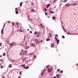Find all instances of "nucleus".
Instances as JSON below:
<instances>
[{
  "mask_svg": "<svg viewBox=\"0 0 78 78\" xmlns=\"http://www.w3.org/2000/svg\"><path fill=\"white\" fill-rule=\"evenodd\" d=\"M34 54L32 52L30 54V55H33Z\"/></svg>",
  "mask_w": 78,
  "mask_h": 78,
  "instance_id": "27",
  "label": "nucleus"
},
{
  "mask_svg": "<svg viewBox=\"0 0 78 78\" xmlns=\"http://www.w3.org/2000/svg\"><path fill=\"white\" fill-rule=\"evenodd\" d=\"M50 13H51V14H53L54 13V12L53 11H50Z\"/></svg>",
  "mask_w": 78,
  "mask_h": 78,
  "instance_id": "22",
  "label": "nucleus"
},
{
  "mask_svg": "<svg viewBox=\"0 0 78 78\" xmlns=\"http://www.w3.org/2000/svg\"><path fill=\"white\" fill-rule=\"evenodd\" d=\"M75 5H76V4H74L73 5V6H75Z\"/></svg>",
  "mask_w": 78,
  "mask_h": 78,
  "instance_id": "38",
  "label": "nucleus"
},
{
  "mask_svg": "<svg viewBox=\"0 0 78 78\" xmlns=\"http://www.w3.org/2000/svg\"><path fill=\"white\" fill-rule=\"evenodd\" d=\"M30 33H32V31H30Z\"/></svg>",
  "mask_w": 78,
  "mask_h": 78,
  "instance_id": "55",
  "label": "nucleus"
},
{
  "mask_svg": "<svg viewBox=\"0 0 78 78\" xmlns=\"http://www.w3.org/2000/svg\"><path fill=\"white\" fill-rule=\"evenodd\" d=\"M28 18L30 20H33V17L30 16H28Z\"/></svg>",
  "mask_w": 78,
  "mask_h": 78,
  "instance_id": "4",
  "label": "nucleus"
},
{
  "mask_svg": "<svg viewBox=\"0 0 78 78\" xmlns=\"http://www.w3.org/2000/svg\"><path fill=\"white\" fill-rule=\"evenodd\" d=\"M45 15H48L47 12H46L45 13Z\"/></svg>",
  "mask_w": 78,
  "mask_h": 78,
  "instance_id": "46",
  "label": "nucleus"
},
{
  "mask_svg": "<svg viewBox=\"0 0 78 78\" xmlns=\"http://www.w3.org/2000/svg\"><path fill=\"white\" fill-rule=\"evenodd\" d=\"M15 10H17V8L15 9Z\"/></svg>",
  "mask_w": 78,
  "mask_h": 78,
  "instance_id": "64",
  "label": "nucleus"
},
{
  "mask_svg": "<svg viewBox=\"0 0 78 78\" xmlns=\"http://www.w3.org/2000/svg\"><path fill=\"white\" fill-rule=\"evenodd\" d=\"M50 6V4H48L47 6H46V8H48V7Z\"/></svg>",
  "mask_w": 78,
  "mask_h": 78,
  "instance_id": "11",
  "label": "nucleus"
},
{
  "mask_svg": "<svg viewBox=\"0 0 78 78\" xmlns=\"http://www.w3.org/2000/svg\"><path fill=\"white\" fill-rule=\"evenodd\" d=\"M2 45V43H0V46H1Z\"/></svg>",
  "mask_w": 78,
  "mask_h": 78,
  "instance_id": "47",
  "label": "nucleus"
},
{
  "mask_svg": "<svg viewBox=\"0 0 78 78\" xmlns=\"http://www.w3.org/2000/svg\"><path fill=\"white\" fill-rule=\"evenodd\" d=\"M69 5V3H68V4H66V6H67V5Z\"/></svg>",
  "mask_w": 78,
  "mask_h": 78,
  "instance_id": "51",
  "label": "nucleus"
},
{
  "mask_svg": "<svg viewBox=\"0 0 78 78\" xmlns=\"http://www.w3.org/2000/svg\"><path fill=\"white\" fill-rule=\"evenodd\" d=\"M60 73H63V71L62 70L60 71Z\"/></svg>",
  "mask_w": 78,
  "mask_h": 78,
  "instance_id": "26",
  "label": "nucleus"
},
{
  "mask_svg": "<svg viewBox=\"0 0 78 78\" xmlns=\"http://www.w3.org/2000/svg\"><path fill=\"white\" fill-rule=\"evenodd\" d=\"M31 11H32V12H34L35 11V10H34V9H30Z\"/></svg>",
  "mask_w": 78,
  "mask_h": 78,
  "instance_id": "9",
  "label": "nucleus"
},
{
  "mask_svg": "<svg viewBox=\"0 0 78 78\" xmlns=\"http://www.w3.org/2000/svg\"><path fill=\"white\" fill-rule=\"evenodd\" d=\"M30 45L31 46H33V47H34V46H35V45H34L33 44H31Z\"/></svg>",
  "mask_w": 78,
  "mask_h": 78,
  "instance_id": "20",
  "label": "nucleus"
},
{
  "mask_svg": "<svg viewBox=\"0 0 78 78\" xmlns=\"http://www.w3.org/2000/svg\"><path fill=\"white\" fill-rule=\"evenodd\" d=\"M21 51H22V52H23V50H21Z\"/></svg>",
  "mask_w": 78,
  "mask_h": 78,
  "instance_id": "57",
  "label": "nucleus"
},
{
  "mask_svg": "<svg viewBox=\"0 0 78 78\" xmlns=\"http://www.w3.org/2000/svg\"><path fill=\"white\" fill-rule=\"evenodd\" d=\"M40 25H41V27L42 28H43V26H42V25L41 24H40Z\"/></svg>",
  "mask_w": 78,
  "mask_h": 78,
  "instance_id": "30",
  "label": "nucleus"
},
{
  "mask_svg": "<svg viewBox=\"0 0 78 78\" xmlns=\"http://www.w3.org/2000/svg\"><path fill=\"white\" fill-rule=\"evenodd\" d=\"M8 23H10V21H8Z\"/></svg>",
  "mask_w": 78,
  "mask_h": 78,
  "instance_id": "59",
  "label": "nucleus"
},
{
  "mask_svg": "<svg viewBox=\"0 0 78 78\" xmlns=\"http://www.w3.org/2000/svg\"><path fill=\"white\" fill-rule=\"evenodd\" d=\"M7 44H9V41H7Z\"/></svg>",
  "mask_w": 78,
  "mask_h": 78,
  "instance_id": "53",
  "label": "nucleus"
},
{
  "mask_svg": "<svg viewBox=\"0 0 78 78\" xmlns=\"http://www.w3.org/2000/svg\"><path fill=\"white\" fill-rule=\"evenodd\" d=\"M67 34H69V35H70L71 34L70 33H67Z\"/></svg>",
  "mask_w": 78,
  "mask_h": 78,
  "instance_id": "35",
  "label": "nucleus"
},
{
  "mask_svg": "<svg viewBox=\"0 0 78 78\" xmlns=\"http://www.w3.org/2000/svg\"><path fill=\"white\" fill-rule=\"evenodd\" d=\"M25 45H27V41H26V43H25Z\"/></svg>",
  "mask_w": 78,
  "mask_h": 78,
  "instance_id": "37",
  "label": "nucleus"
},
{
  "mask_svg": "<svg viewBox=\"0 0 78 78\" xmlns=\"http://www.w3.org/2000/svg\"><path fill=\"white\" fill-rule=\"evenodd\" d=\"M71 4H69V5L68 6H71Z\"/></svg>",
  "mask_w": 78,
  "mask_h": 78,
  "instance_id": "63",
  "label": "nucleus"
},
{
  "mask_svg": "<svg viewBox=\"0 0 78 78\" xmlns=\"http://www.w3.org/2000/svg\"><path fill=\"white\" fill-rule=\"evenodd\" d=\"M34 58H33V60H34V58H36V55H34Z\"/></svg>",
  "mask_w": 78,
  "mask_h": 78,
  "instance_id": "19",
  "label": "nucleus"
},
{
  "mask_svg": "<svg viewBox=\"0 0 78 78\" xmlns=\"http://www.w3.org/2000/svg\"><path fill=\"white\" fill-rule=\"evenodd\" d=\"M16 25H19V23H16Z\"/></svg>",
  "mask_w": 78,
  "mask_h": 78,
  "instance_id": "58",
  "label": "nucleus"
},
{
  "mask_svg": "<svg viewBox=\"0 0 78 78\" xmlns=\"http://www.w3.org/2000/svg\"><path fill=\"white\" fill-rule=\"evenodd\" d=\"M49 65H47L46 66V68H48L49 67Z\"/></svg>",
  "mask_w": 78,
  "mask_h": 78,
  "instance_id": "33",
  "label": "nucleus"
},
{
  "mask_svg": "<svg viewBox=\"0 0 78 78\" xmlns=\"http://www.w3.org/2000/svg\"><path fill=\"white\" fill-rule=\"evenodd\" d=\"M0 61H1V62H3V59H1L0 60Z\"/></svg>",
  "mask_w": 78,
  "mask_h": 78,
  "instance_id": "40",
  "label": "nucleus"
},
{
  "mask_svg": "<svg viewBox=\"0 0 78 78\" xmlns=\"http://www.w3.org/2000/svg\"><path fill=\"white\" fill-rule=\"evenodd\" d=\"M49 36H51V34L50 33H49Z\"/></svg>",
  "mask_w": 78,
  "mask_h": 78,
  "instance_id": "43",
  "label": "nucleus"
},
{
  "mask_svg": "<svg viewBox=\"0 0 78 78\" xmlns=\"http://www.w3.org/2000/svg\"><path fill=\"white\" fill-rule=\"evenodd\" d=\"M5 26V23L4 24V25L3 26V28H4Z\"/></svg>",
  "mask_w": 78,
  "mask_h": 78,
  "instance_id": "54",
  "label": "nucleus"
},
{
  "mask_svg": "<svg viewBox=\"0 0 78 78\" xmlns=\"http://www.w3.org/2000/svg\"><path fill=\"white\" fill-rule=\"evenodd\" d=\"M16 28H17V27H18L19 26H18V25L16 24Z\"/></svg>",
  "mask_w": 78,
  "mask_h": 78,
  "instance_id": "36",
  "label": "nucleus"
},
{
  "mask_svg": "<svg viewBox=\"0 0 78 78\" xmlns=\"http://www.w3.org/2000/svg\"><path fill=\"white\" fill-rule=\"evenodd\" d=\"M5 53L4 52L3 54V56H5Z\"/></svg>",
  "mask_w": 78,
  "mask_h": 78,
  "instance_id": "29",
  "label": "nucleus"
},
{
  "mask_svg": "<svg viewBox=\"0 0 78 78\" xmlns=\"http://www.w3.org/2000/svg\"><path fill=\"white\" fill-rule=\"evenodd\" d=\"M29 48V47H28L27 46H26L25 47V49H28V48Z\"/></svg>",
  "mask_w": 78,
  "mask_h": 78,
  "instance_id": "13",
  "label": "nucleus"
},
{
  "mask_svg": "<svg viewBox=\"0 0 78 78\" xmlns=\"http://www.w3.org/2000/svg\"><path fill=\"white\" fill-rule=\"evenodd\" d=\"M35 41L36 42L37 44H40V40H39L35 39Z\"/></svg>",
  "mask_w": 78,
  "mask_h": 78,
  "instance_id": "1",
  "label": "nucleus"
},
{
  "mask_svg": "<svg viewBox=\"0 0 78 78\" xmlns=\"http://www.w3.org/2000/svg\"><path fill=\"white\" fill-rule=\"evenodd\" d=\"M56 76L57 78H59V74H57Z\"/></svg>",
  "mask_w": 78,
  "mask_h": 78,
  "instance_id": "18",
  "label": "nucleus"
},
{
  "mask_svg": "<svg viewBox=\"0 0 78 78\" xmlns=\"http://www.w3.org/2000/svg\"><path fill=\"white\" fill-rule=\"evenodd\" d=\"M24 69H28V68H29V66H27V67H25L24 68Z\"/></svg>",
  "mask_w": 78,
  "mask_h": 78,
  "instance_id": "12",
  "label": "nucleus"
},
{
  "mask_svg": "<svg viewBox=\"0 0 78 78\" xmlns=\"http://www.w3.org/2000/svg\"><path fill=\"white\" fill-rule=\"evenodd\" d=\"M9 67L10 68H11V67H12V65H11V64L9 65Z\"/></svg>",
  "mask_w": 78,
  "mask_h": 78,
  "instance_id": "14",
  "label": "nucleus"
},
{
  "mask_svg": "<svg viewBox=\"0 0 78 78\" xmlns=\"http://www.w3.org/2000/svg\"><path fill=\"white\" fill-rule=\"evenodd\" d=\"M21 30L20 29H18V31H19L20 32V31H21Z\"/></svg>",
  "mask_w": 78,
  "mask_h": 78,
  "instance_id": "42",
  "label": "nucleus"
},
{
  "mask_svg": "<svg viewBox=\"0 0 78 78\" xmlns=\"http://www.w3.org/2000/svg\"><path fill=\"white\" fill-rule=\"evenodd\" d=\"M44 10L45 11H47V9H46V8L45 7L44 8Z\"/></svg>",
  "mask_w": 78,
  "mask_h": 78,
  "instance_id": "32",
  "label": "nucleus"
},
{
  "mask_svg": "<svg viewBox=\"0 0 78 78\" xmlns=\"http://www.w3.org/2000/svg\"><path fill=\"white\" fill-rule=\"evenodd\" d=\"M48 73L51 72V69H50V68H48Z\"/></svg>",
  "mask_w": 78,
  "mask_h": 78,
  "instance_id": "7",
  "label": "nucleus"
},
{
  "mask_svg": "<svg viewBox=\"0 0 78 78\" xmlns=\"http://www.w3.org/2000/svg\"><path fill=\"white\" fill-rule=\"evenodd\" d=\"M15 61L14 60L12 61V62H15Z\"/></svg>",
  "mask_w": 78,
  "mask_h": 78,
  "instance_id": "48",
  "label": "nucleus"
},
{
  "mask_svg": "<svg viewBox=\"0 0 78 78\" xmlns=\"http://www.w3.org/2000/svg\"><path fill=\"white\" fill-rule=\"evenodd\" d=\"M20 6L21 7H22V2H20Z\"/></svg>",
  "mask_w": 78,
  "mask_h": 78,
  "instance_id": "17",
  "label": "nucleus"
},
{
  "mask_svg": "<svg viewBox=\"0 0 78 78\" xmlns=\"http://www.w3.org/2000/svg\"><path fill=\"white\" fill-rule=\"evenodd\" d=\"M57 72H59L60 71V69H57Z\"/></svg>",
  "mask_w": 78,
  "mask_h": 78,
  "instance_id": "34",
  "label": "nucleus"
},
{
  "mask_svg": "<svg viewBox=\"0 0 78 78\" xmlns=\"http://www.w3.org/2000/svg\"><path fill=\"white\" fill-rule=\"evenodd\" d=\"M3 29H2L1 30V33L2 34H3Z\"/></svg>",
  "mask_w": 78,
  "mask_h": 78,
  "instance_id": "24",
  "label": "nucleus"
},
{
  "mask_svg": "<svg viewBox=\"0 0 78 78\" xmlns=\"http://www.w3.org/2000/svg\"><path fill=\"white\" fill-rule=\"evenodd\" d=\"M46 41H50V39L48 38L46 39Z\"/></svg>",
  "mask_w": 78,
  "mask_h": 78,
  "instance_id": "16",
  "label": "nucleus"
},
{
  "mask_svg": "<svg viewBox=\"0 0 78 78\" xmlns=\"http://www.w3.org/2000/svg\"><path fill=\"white\" fill-rule=\"evenodd\" d=\"M55 39L56 40V41H57V44H58L59 43V40H58V39L56 37H55Z\"/></svg>",
  "mask_w": 78,
  "mask_h": 78,
  "instance_id": "2",
  "label": "nucleus"
},
{
  "mask_svg": "<svg viewBox=\"0 0 78 78\" xmlns=\"http://www.w3.org/2000/svg\"><path fill=\"white\" fill-rule=\"evenodd\" d=\"M68 0H65L64 1V2H67Z\"/></svg>",
  "mask_w": 78,
  "mask_h": 78,
  "instance_id": "44",
  "label": "nucleus"
},
{
  "mask_svg": "<svg viewBox=\"0 0 78 78\" xmlns=\"http://www.w3.org/2000/svg\"><path fill=\"white\" fill-rule=\"evenodd\" d=\"M62 38H65V37H64V36H62Z\"/></svg>",
  "mask_w": 78,
  "mask_h": 78,
  "instance_id": "41",
  "label": "nucleus"
},
{
  "mask_svg": "<svg viewBox=\"0 0 78 78\" xmlns=\"http://www.w3.org/2000/svg\"><path fill=\"white\" fill-rule=\"evenodd\" d=\"M16 14H18L19 13V12H18V11H16Z\"/></svg>",
  "mask_w": 78,
  "mask_h": 78,
  "instance_id": "23",
  "label": "nucleus"
},
{
  "mask_svg": "<svg viewBox=\"0 0 78 78\" xmlns=\"http://www.w3.org/2000/svg\"><path fill=\"white\" fill-rule=\"evenodd\" d=\"M45 69H43V71L41 73V76H43L44 75V73L45 72Z\"/></svg>",
  "mask_w": 78,
  "mask_h": 78,
  "instance_id": "3",
  "label": "nucleus"
},
{
  "mask_svg": "<svg viewBox=\"0 0 78 78\" xmlns=\"http://www.w3.org/2000/svg\"><path fill=\"white\" fill-rule=\"evenodd\" d=\"M22 66L24 68V67H25V65H22Z\"/></svg>",
  "mask_w": 78,
  "mask_h": 78,
  "instance_id": "25",
  "label": "nucleus"
},
{
  "mask_svg": "<svg viewBox=\"0 0 78 78\" xmlns=\"http://www.w3.org/2000/svg\"><path fill=\"white\" fill-rule=\"evenodd\" d=\"M52 19L53 20H55V19H56V17L55 16H53L52 17Z\"/></svg>",
  "mask_w": 78,
  "mask_h": 78,
  "instance_id": "15",
  "label": "nucleus"
},
{
  "mask_svg": "<svg viewBox=\"0 0 78 78\" xmlns=\"http://www.w3.org/2000/svg\"><path fill=\"white\" fill-rule=\"evenodd\" d=\"M27 51H25L23 53L24 55H26L27 54Z\"/></svg>",
  "mask_w": 78,
  "mask_h": 78,
  "instance_id": "21",
  "label": "nucleus"
},
{
  "mask_svg": "<svg viewBox=\"0 0 78 78\" xmlns=\"http://www.w3.org/2000/svg\"><path fill=\"white\" fill-rule=\"evenodd\" d=\"M40 34H41V33L39 32L38 33V34L36 36L38 38H39V36H40Z\"/></svg>",
  "mask_w": 78,
  "mask_h": 78,
  "instance_id": "6",
  "label": "nucleus"
},
{
  "mask_svg": "<svg viewBox=\"0 0 78 78\" xmlns=\"http://www.w3.org/2000/svg\"><path fill=\"white\" fill-rule=\"evenodd\" d=\"M25 59H27V58H23L22 59V61L23 62V61H24L25 60Z\"/></svg>",
  "mask_w": 78,
  "mask_h": 78,
  "instance_id": "8",
  "label": "nucleus"
},
{
  "mask_svg": "<svg viewBox=\"0 0 78 78\" xmlns=\"http://www.w3.org/2000/svg\"><path fill=\"white\" fill-rule=\"evenodd\" d=\"M31 5H33V3H32Z\"/></svg>",
  "mask_w": 78,
  "mask_h": 78,
  "instance_id": "61",
  "label": "nucleus"
},
{
  "mask_svg": "<svg viewBox=\"0 0 78 78\" xmlns=\"http://www.w3.org/2000/svg\"><path fill=\"white\" fill-rule=\"evenodd\" d=\"M51 47L52 48H54V47H55V46L53 44H52L51 45Z\"/></svg>",
  "mask_w": 78,
  "mask_h": 78,
  "instance_id": "10",
  "label": "nucleus"
},
{
  "mask_svg": "<svg viewBox=\"0 0 78 78\" xmlns=\"http://www.w3.org/2000/svg\"><path fill=\"white\" fill-rule=\"evenodd\" d=\"M20 54H21V55H22V54L21 52L20 53Z\"/></svg>",
  "mask_w": 78,
  "mask_h": 78,
  "instance_id": "60",
  "label": "nucleus"
},
{
  "mask_svg": "<svg viewBox=\"0 0 78 78\" xmlns=\"http://www.w3.org/2000/svg\"><path fill=\"white\" fill-rule=\"evenodd\" d=\"M14 44H15L14 42H13L12 43L10 44H9V45L10 46H11V47H12V46L13 45H14Z\"/></svg>",
  "mask_w": 78,
  "mask_h": 78,
  "instance_id": "5",
  "label": "nucleus"
},
{
  "mask_svg": "<svg viewBox=\"0 0 78 78\" xmlns=\"http://www.w3.org/2000/svg\"><path fill=\"white\" fill-rule=\"evenodd\" d=\"M1 69H3V66H1Z\"/></svg>",
  "mask_w": 78,
  "mask_h": 78,
  "instance_id": "52",
  "label": "nucleus"
},
{
  "mask_svg": "<svg viewBox=\"0 0 78 78\" xmlns=\"http://www.w3.org/2000/svg\"><path fill=\"white\" fill-rule=\"evenodd\" d=\"M37 33H38V32H36L34 33V34L36 35L37 34Z\"/></svg>",
  "mask_w": 78,
  "mask_h": 78,
  "instance_id": "28",
  "label": "nucleus"
},
{
  "mask_svg": "<svg viewBox=\"0 0 78 78\" xmlns=\"http://www.w3.org/2000/svg\"><path fill=\"white\" fill-rule=\"evenodd\" d=\"M56 0H55L53 1V3H55V2H56Z\"/></svg>",
  "mask_w": 78,
  "mask_h": 78,
  "instance_id": "39",
  "label": "nucleus"
},
{
  "mask_svg": "<svg viewBox=\"0 0 78 78\" xmlns=\"http://www.w3.org/2000/svg\"><path fill=\"white\" fill-rule=\"evenodd\" d=\"M20 32H23V30H21Z\"/></svg>",
  "mask_w": 78,
  "mask_h": 78,
  "instance_id": "45",
  "label": "nucleus"
},
{
  "mask_svg": "<svg viewBox=\"0 0 78 78\" xmlns=\"http://www.w3.org/2000/svg\"><path fill=\"white\" fill-rule=\"evenodd\" d=\"M12 24H13V26H14V23H12Z\"/></svg>",
  "mask_w": 78,
  "mask_h": 78,
  "instance_id": "50",
  "label": "nucleus"
},
{
  "mask_svg": "<svg viewBox=\"0 0 78 78\" xmlns=\"http://www.w3.org/2000/svg\"><path fill=\"white\" fill-rule=\"evenodd\" d=\"M56 76L54 77L53 78H56Z\"/></svg>",
  "mask_w": 78,
  "mask_h": 78,
  "instance_id": "62",
  "label": "nucleus"
},
{
  "mask_svg": "<svg viewBox=\"0 0 78 78\" xmlns=\"http://www.w3.org/2000/svg\"><path fill=\"white\" fill-rule=\"evenodd\" d=\"M20 75H21L22 74V73L21 72V71H20Z\"/></svg>",
  "mask_w": 78,
  "mask_h": 78,
  "instance_id": "49",
  "label": "nucleus"
},
{
  "mask_svg": "<svg viewBox=\"0 0 78 78\" xmlns=\"http://www.w3.org/2000/svg\"><path fill=\"white\" fill-rule=\"evenodd\" d=\"M55 37H58V34H56L55 35Z\"/></svg>",
  "mask_w": 78,
  "mask_h": 78,
  "instance_id": "31",
  "label": "nucleus"
},
{
  "mask_svg": "<svg viewBox=\"0 0 78 78\" xmlns=\"http://www.w3.org/2000/svg\"><path fill=\"white\" fill-rule=\"evenodd\" d=\"M42 42V40H41V41H40V42Z\"/></svg>",
  "mask_w": 78,
  "mask_h": 78,
  "instance_id": "56",
  "label": "nucleus"
}]
</instances>
